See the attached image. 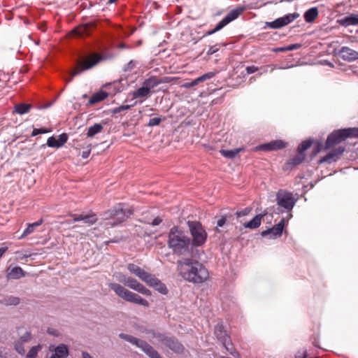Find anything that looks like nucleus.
Instances as JSON below:
<instances>
[{"label":"nucleus","instance_id":"8","mask_svg":"<svg viewBox=\"0 0 358 358\" xmlns=\"http://www.w3.org/2000/svg\"><path fill=\"white\" fill-rule=\"evenodd\" d=\"M245 10V6H238L231 10L228 14L215 26V27L207 32L208 35H211L221 30L231 22L237 19Z\"/></svg>","mask_w":358,"mask_h":358},{"label":"nucleus","instance_id":"33","mask_svg":"<svg viewBox=\"0 0 358 358\" xmlns=\"http://www.w3.org/2000/svg\"><path fill=\"white\" fill-rule=\"evenodd\" d=\"M270 216L271 215H268L267 213L264 212L263 213L255 215L251 220L245 224H261L262 221H266L267 223H271V221L268 220V217Z\"/></svg>","mask_w":358,"mask_h":358},{"label":"nucleus","instance_id":"51","mask_svg":"<svg viewBox=\"0 0 358 358\" xmlns=\"http://www.w3.org/2000/svg\"><path fill=\"white\" fill-rule=\"evenodd\" d=\"M163 218L160 216H157L154 220L152 222L151 224H161V222H163Z\"/></svg>","mask_w":358,"mask_h":358},{"label":"nucleus","instance_id":"1","mask_svg":"<svg viewBox=\"0 0 358 358\" xmlns=\"http://www.w3.org/2000/svg\"><path fill=\"white\" fill-rule=\"evenodd\" d=\"M177 269L184 280L194 284H201L209 278L208 269L201 263L190 258L178 260Z\"/></svg>","mask_w":358,"mask_h":358},{"label":"nucleus","instance_id":"31","mask_svg":"<svg viewBox=\"0 0 358 358\" xmlns=\"http://www.w3.org/2000/svg\"><path fill=\"white\" fill-rule=\"evenodd\" d=\"M25 275L24 271L20 266L13 268L7 274L8 279H20Z\"/></svg>","mask_w":358,"mask_h":358},{"label":"nucleus","instance_id":"13","mask_svg":"<svg viewBox=\"0 0 358 358\" xmlns=\"http://www.w3.org/2000/svg\"><path fill=\"white\" fill-rule=\"evenodd\" d=\"M299 17V14L297 13H289L282 17L277 18L273 22H266L264 27L270 29H280L293 22Z\"/></svg>","mask_w":358,"mask_h":358},{"label":"nucleus","instance_id":"53","mask_svg":"<svg viewBox=\"0 0 358 358\" xmlns=\"http://www.w3.org/2000/svg\"><path fill=\"white\" fill-rule=\"evenodd\" d=\"M8 250V247H2L0 248V259L3 255V254Z\"/></svg>","mask_w":358,"mask_h":358},{"label":"nucleus","instance_id":"16","mask_svg":"<svg viewBox=\"0 0 358 358\" xmlns=\"http://www.w3.org/2000/svg\"><path fill=\"white\" fill-rule=\"evenodd\" d=\"M70 217L72 218L69 222H83L85 224H94L98 221L96 215L92 210L87 212H82L79 214H71Z\"/></svg>","mask_w":358,"mask_h":358},{"label":"nucleus","instance_id":"26","mask_svg":"<svg viewBox=\"0 0 358 358\" xmlns=\"http://www.w3.org/2000/svg\"><path fill=\"white\" fill-rule=\"evenodd\" d=\"M82 140V138L80 139V138H76L74 139L73 141V146L76 149H78V150H80L81 148H87L86 150L83 151L82 152V157L83 159H86L87 158L90 153H91V150H92V145L91 143H87L85 146V145H83L80 143V141Z\"/></svg>","mask_w":358,"mask_h":358},{"label":"nucleus","instance_id":"60","mask_svg":"<svg viewBox=\"0 0 358 358\" xmlns=\"http://www.w3.org/2000/svg\"><path fill=\"white\" fill-rule=\"evenodd\" d=\"M117 0H108V3L110 4V3H115Z\"/></svg>","mask_w":358,"mask_h":358},{"label":"nucleus","instance_id":"62","mask_svg":"<svg viewBox=\"0 0 358 358\" xmlns=\"http://www.w3.org/2000/svg\"><path fill=\"white\" fill-rule=\"evenodd\" d=\"M278 224H285V218L283 217L280 221H279V222Z\"/></svg>","mask_w":358,"mask_h":358},{"label":"nucleus","instance_id":"46","mask_svg":"<svg viewBox=\"0 0 358 358\" xmlns=\"http://www.w3.org/2000/svg\"><path fill=\"white\" fill-rule=\"evenodd\" d=\"M36 225H28L27 229L24 231L23 234L19 236V238H22L29 234H31L34 230V227Z\"/></svg>","mask_w":358,"mask_h":358},{"label":"nucleus","instance_id":"3","mask_svg":"<svg viewBox=\"0 0 358 358\" xmlns=\"http://www.w3.org/2000/svg\"><path fill=\"white\" fill-rule=\"evenodd\" d=\"M102 59L101 55L96 52L92 53L87 57H80L77 61L75 69L70 73V77L65 79L66 83L71 82L74 76L93 68Z\"/></svg>","mask_w":358,"mask_h":358},{"label":"nucleus","instance_id":"29","mask_svg":"<svg viewBox=\"0 0 358 358\" xmlns=\"http://www.w3.org/2000/svg\"><path fill=\"white\" fill-rule=\"evenodd\" d=\"M151 91H150L147 87H145L143 85L142 87H139L136 90L132 92L133 99H139L142 98L143 99L149 97L150 96Z\"/></svg>","mask_w":358,"mask_h":358},{"label":"nucleus","instance_id":"20","mask_svg":"<svg viewBox=\"0 0 358 358\" xmlns=\"http://www.w3.org/2000/svg\"><path fill=\"white\" fill-rule=\"evenodd\" d=\"M345 151V148L343 146H339L332 150H331L327 155L320 159V162H336L338 159Z\"/></svg>","mask_w":358,"mask_h":358},{"label":"nucleus","instance_id":"40","mask_svg":"<svg viewBox=\"0 0 358 358\" xmlns=\"http://www.w3.org/2000/svg\"><path fill=\"white\" fill-rule=\"evenodd\" d=\"M42 345H38L32 347L27 355V358H36L38 355V352L41 350Z\"/></svg>","mask_w":358,"mask_h":358},{"label":"nucleus","instance_id":"48","mask_svg":"<svg viewBox=\"0 0 358 358\" xmlns=\"http://www.w3.org/2000/svg\"><path fill=\"white\" fill-rule=\"evenodd\" d=\"M177 80L176 78L175 77H169V76H164V77H162L161 78H159V84H162V83H171L173 80Z\"/></svg>","mask_w":358,"mask_h":358},{"label":"nucleus","instance_id":"49","mask_svg":"<svg viewBox=\"0 0 358 358\" xmlns=\"http://www.w3.org/2000/svg\"><path fill=\"white\" fill-rule=\"evenodd\" d=\"M245 70L248 74H251L258 71V67L255 66H247Z\"/></svg>","mask_w":358,"mask_h":358},{"label":"nucleus","instance_id":"27","mask_svg":"<svg viewBox=\"0 0 358 358\" xmlns=\"http://www.w3.org/2000/svg\"><path fill=\"white\" fill-rule=\"evenodd\" d=\"M341 25L348 27L350 25H358V15L351 14L348 15L340 20H338Z\"/></svg>","mask_w":358,"mask_h":358},{"label":"nucleus","instance_id":"6","mask_svg":"<svg viewBox=\"0 0 358 358\" xmlns=\"http://www.w3.org/2000/svg\"><path fill=\"white\" fill-rule=\"evenodd\" d=\"M120 337L142 349L150 358H162L159 354L147 342L125 334H120Z\"/></svg>","mask_w":358,"mask_h":358},{"label":"nucleus","instance_id":"12","mask_svg":"<svg viewBox=\"0 0 358 358\" xmlns=\"http://www.w3.org/2000/svg\"><path fill=\"white\" fill-rule=\"evenodd\" d=\"M120 281L123 283L125 286L132 289L142 294L145 296H150L151 292L147 289L143 284L140 283L136 279L122 275L120 279Z\"/></svg>","mask_w":358,"mask_h":358},{"label":"nucleus","instance_id":"7","mask_svg":"<svg viewBox=\"0 0 358 358\" xmlns=\"http://www.w3.org/2000/svg\"><path fill=\"white\" fill-rule=\"evenodd\" d=\"M132 214L133 210L131 209H124L123 205L120 203L117 206L106 212L105 216L106 219H113L115 220L113 224H117L116 222L119 223L125 222Z\"/></svg>","mask_w":358,"mask_h":358},{"label":"nucleus","instance_id":"15","mask_svg":"<svg viewBox=\"0 0 358 358\" xmlns=\"http://www.w3.org/2000/svg\"><path fill=\"white\" fill-rule=\"evenodd\" d=\"M277 203L279 206L289 211L295 204V200L291 193L280 190L276 194Z\"/></svg>","mask_w":358,"mask_h":358},{"label":"nucleus","instance_id":"34","mask_svg":"<svg viewBox=\"0 0 358 358\" xmlns=\"http://www.w3.org/2000/svg\"><path fill=\"white\" fill-rule=\"evenodd\" d=\"M143 85L151 91L152 89L159 85V78L157 76H150L143 81Z\"/></svg>","mask_w":358,"mask_h":358},{"label":"nucleus","instance_id":"17","mask_svg":"<svg viewBox=\"0 0 358 358\" xmlns=\"http://www.w3.org/2000/svg\"><path fill=\"white\" fill-rule=\"evenodd\" d=\"M287 143L282 140H274L260 145L258 150L263 151H276L286 148Z\"/></svg>","mask_w":358,"mask_h":358},{"label":"nucleus","instance_id":"23","mask_svg":"<svg viewBox=\"0 0 358 358\" xmlns=\"http://www.w3.org/2000/svg\"><path fill=\"white\" fill-rule=\"evenodd\" d=\"M338 54L345 61L352 62L358 59V52L348 47H342Z\"/></svg>","mask_w":358,"mask_h":358},{"label":"nucleus","instance_id":"44","mask_svg":"<svg viewBox=\"0 0 358 358\" xmlns=\"http://www.w3.org/2000/svg\"><path fill=\"white\" fill-rule=\"evenodd\" d=\"M130 108H131V106H129V105H122V106H120L115 107V108H113L112 113L113 114L120 113L122 111L129 110Z\"/></svg>","mask_w":358,"mask_h":358},{"label":"nucleus","instance_id":"25","mask_svg":"<svg viewBox=\"0 0 358 358\" xmlns=\"http://www.w3.org/2000/svg\"><path fill=\"white\" fill-rule=\"evenodd\" d=\"M285 225H273V227L266 231L262 232V236H269L270 238H276L280 236Z\"/></svg>","mask_w":358,"mask_h":358},{"label":"nucleus","instance_id":"47","mask_svg":"<svg viewBox=\"0 0 358 358\" xmlns=\"http://www.w3.org/2000/svg\"><path fill=\"white\" fill-rule=\"evenodd\" d=\"M161 122H162V119L159 117L151 118V119H150V120L148 123V127L157 126L160 124Z\"/></svg>","mask_w":358,"mask_h":358},{"label":"nucleus","instance_id":"37","mask_svg":"<svg viewBox=\"0 0 358 358\" xmlns=\"http://www.w3.org/2000/svg\"><path fill=\"white\" fill-rule=\"evenodd\" d=\"M31 108H32L31 104L20 103L15 106V111L20 115H23V114L29 113Z\"/></svg>","mask_w":358,"mask_h":358},{"label":"nucleus","instance_id":"50","mask_svg":"<svg viewBox=\"0 0 358 358\" xmlns=\"http://www.w3.org/2000/svg\"><path fill=\"white\" fill-rule=\"evenodd\" d=\"M218 50H219V49H218V48H217V46H216V45L210 46V47L209 48L208 50L207 51V54H208V55H213V54L215 53L216 52H217V51H218Z\"/></svg>","mask_w":358,"mask_h":358},{"label":"nucleus","instance_id":"22","mask_svg":"<svg viewBox=\"0 0 358 358\" xmlns=\"http://www.w3.org/2000/svg\"><path fill=\"white\" fill-rule=\"evenodd\" d=\"M69 136L66 133H62L59 135L58 138L56 139L54 136H50L48 138L46 145L50 148H62L68 141Z\"/></svg>","mask_w":358,"mask_h":358},{"label":"nucleus","instance_id":"24","mask_svg":"<svg viewBox=\"0 0 358 358\" xmlns=\"http://www.w3.org/2000/svg\"><path fill=\"white\" fill-rule=\"evenodd\" d=\"M215 76V72H208V73L202 75L201 76L194 79L192 82L185 83L182 84V87L185 88V89H189L192 87L199 85L200 83H203L204 81H206L207 80H210V79L213 78Z\"/></svg>","mask_w":358,"mask_h":358},{"label":"nucleus","instance_id":"52","mask_svg":"<svg viewBox=\"0 0 358 358\" xmlns=\"http://www.w3.org/2000/svg\"><path fill=\"white\" fill-rule=\"evenodd\" d=\"M48 334H52V335H53V336H58L57 331V330H55V329H50V328H49V329H48Z\"/></svg>","mask_w":358,"mask_h":358},{"label":"nucleus","instance_id":"9","mask_svg":"<svg viewBox=\"0 0 358 358\" xmlns=\"http://www.w3.org/2000/svg\"><path fill=\"white\" fill-rule=\"evenodd\" d=\"M189 231L191 233L192 240L191 244H192V248L194 247H199L203 245L207 239L208 234L206 229L202 225H189Z\"/></svg>","mask_w":358,"mask_h":358},{"label":"nucleus","instance_id":"38","mask_svg":"<svg viewBox=\"0 0 358 358\" xmlns=\"http://www.w3.org/2000/svg\"><path fill=\"white\" fill-rule=\"evenodd\" d=\"M242 150L241 148H237L234 150H221L220 153L222 156L224 157L229 158V159H234L236 156L238 155V153Z\"/></svg>","mask_w":358,"mask_h":358},{"label":"nucleus","instance_id":"2","mask_svg":"<svg viewBox=\"0 0 358 358\" xmlns=\"http://www.w3.org/2000/svg\"><path fill=\"white\" fill-rule=\"evenodd\" d=\"M168 246L173 254L178 256H187L192 253V244L187 234L174 226L170 230L168 238Z\"/></svg>","mask_w":358,"mask_h":358},{"label":"nucleus","instance_id":"4","mask_svg":"<svg viewBox=\"0 0 358 358\" xmlns=\"http://www.w3.org/2000/svg\"><path fill=\"white\" fill-rule=\"evenodd\" d=\"M348 138H358V127L334 130L328 136L324 149L329 150L333 145L340 143Z\"/></svg>","mask_w":358,"mask_h":358},{"label":"nucleus","instance_id":"55","mask_svg":"<svg viewBox=\"0 0 358 358\" xmlns=\"http://www.w3.org/2000/svg\"><path fill=\"white\" fill-rule=\"evenodd\" d=\"M286 48H275V49H273V52H284V51H286L287 49H285Z\"/></svg>","mask_w":358,"mask_h":358},{"label":"nucleus","instance_id":"21","mask_svg":"<svg viewBox=\"0 0 358 358\" xmlns=\"http://www.w3.org/2000/svg\"><path fill=\"white\" fill-rule=\"evenodd\" d=\"M145 283L148 286L153 287L161 294H166L168 293V289L166 285L152 274L150 275L148 281H146Z\"/></svg>","mask_w":358,"mask_h":358},{"label":"nucleus","instance_id":"42","mask_svg":"<svg viewBox=\"0 0 358 358\" xmlns=\"http://www.w3.org/2000/svg\"><path fill=\"white\" fill-rule=\"evenodd\" d=\"M313 141L311 140H306L303 141L298 147V152L303 153L304 151L308 150L312 145Z\"/></svg>","mask_w":358,"mask_h":358},{"label":"nucleus","instance_id":"39","mask_svg":"<svg viewBox=\"0 0 358 358\" xmlns=\"http://www.w3.org/2000/svg\"><path fill=\"white\" fill-rule=\"evenodd\" d=\"M234 216V213L231 212L227 213H222L220 218L217 221V224H225L227 222L232 221L231 218Z\"/></svg>","mask_w":358,"mask_h":358},{"label":"nucleus","instance_id":"30","mask_svg":"<svg viewBox=\"0 0 358 358\" xmlns=\"http://www.w3.org/2000/svg\"><path fill=\"white\" fill-rule=\"evenodd\" d=\"M305 159V154L299 152L295 157L286 163L287 169H292L303 162Z\"/></svg>","mask_w":358,"mask_h":358},{"label":"nucleus","instance_id":"45","mask_svg":"<svg viewBox=\"0 0 358 358\" xmlns=\"http://www.w3.org/2000/svg\"><path fill=\"white\" fill-rule=\"evenodd\" d=\"M50 129H48L45 128H40V129H36L34 128L31 133V136H35L38 134H46L50 132Z\"/></svg>","mask_w":358,"mask_h":358},{"label":"nucleus","instance_id":"32","mask_svg":"<svg viewBox=\"0 0 358 358\" xmlns=\"http://www.w3.org/2000/svg\"><path fill=\"white\" fill-rule=\"evenodd\" d=\"M318 9L316 7L311 8L304 13V19L306 22H313L318 16Z\"/></svg>","mask_w":358,"mask_h":358},{"label":"nucleus","instance_id":"18","mask_svg":"<svg viewBox=\"0 0 358 358\" xmlns=\"http://www.w3.org/2000/svg\"><path fill=\"white\" fill-rule=\"evenodd\" d=\"M96 24L95 22H91L87 24H80L73 30V33L78 36H90L92 31L96 28Z\"/></svg>","mask_w":358,"mask_h":358},{"label":"nucleus","instance_id":"14","mask_svg":"<svg viewBox=\"0 0 358 358\" xmlns=\"http://www.w3.org/2000/svg\"><path fill=\"white\" fill-rule=\"evenodd\" d=\"M157 338L159 341L173 352L176 353L182 352L184 350L183 345L174 337L168 336L164 334H158Z\"/></svg>","mask_w":358,"mask_h":358},{"label":"nucleus","instance_id":"54","mask_svg":"<svg viewBox=\"0 0 358 358\" xmlns=\"http://www.w3.org/2000/svg\"><path fill=\"white\" fill-rule=\"evenodd\" d=\"M298 46H299L298 44H294V45H289L288 47H286L285 49H287V50H293L296 49V48Z\"/></svg>","mask_w":358,"mask_h":358},{"label":"nucleus","instance_id":"63","mask_svg":"<svg viewBox=\"0 0 358 358\" xmlns=\"http://www.w3.org/2000/svg\"><path fill=\"white\" fill-rule=\"evenodd\" d=\"M128 65H129V66H134V64H133V62H132V61H131V62L128 64Z\"/></svg>","mask_w":358,"mask_h":358},{"label":"nucleus","instance_id":"41","mask_svg":"<svg viewBox=\"0 0 358 358\" xmlns=\"http://www.w3.org/2000/svg\"><path fill=\"white\" fill-rule=\"evenodd\" d=\"M20 302V298L13 296H10L3 300V303L6 306H17Z\"/></svg>","mask_w":358,"mask_h":358},{"label":"nucleus","instance_id":"57","mask_svg":"<svg viewBox=\"0 0 358 358\" xmlns=\"http://www.w3.org/2000/svg\"><path fill=\"white\" fill-rule=\"evenodd\" d=\"M260 225H245V227H248V228H250V229H256V228H257Z\"/></svg>","mask_w":358,"mask_h":358},{"label":"nucleus","instance_id":"36","mask_svg":"<svg viewBox=\"0 0 358 358\" xmlns=\"http://www.w3.org/2000/svg\"><path fill=\"white\" fill-rule=\"evenodd\" d=\"M56 356L59 357L61 358H65L69 355V350L66 345L61 344L58 345L55 350V353Z\"/></svg>","mask_w":358,"mask_h":358},{"label":"nucleus","instance_id":"56","mask_svg":"<svg viewBox=\"0 0 358 358\" xmlns=\"http://www.w3.org/2000/svg\"><path fill=\"white\" fill-rule=\"evenodd\" d=\"M82 357L83 358H92V356L87 352H83Z\"/></svg>","mask_w":358,"mask_h":358},{"label":"nucleus","instance_id":"19","mask_svg":"<svg viewBox=\"0 0 358 358\" xmlns=\"http://www.w3.org/2000/svg\"><path fill=\"white\" fill-rule=\"evenodd\" d=\"M127 267L131 274L135 275L144 282L148 281V278L151 275V273L145 271L144 269L132 263L129 264Z\"/></svg>","mask_w":358,"mask_h":358},{"label":"nucleus","instance_id":"64","mask_svg":"<svg viewBox=\"0 0 358 358\" xmlns=\"http://www.w3.org/2000/svg\"><path fill=\"white\" fill-rule=\"evenodd\" d=\"M120 48H125V45L122 43V44H121V45H120Z\"/></svg>","mask_w":358,"mask_h":358},{"label":"nucleus","instance_id":"43","mask_svg":"<svg viewBox=\"0 0 358 358\" xmlns=\"http://www.w3.org/2000/svg\"><path fill=\"white\" fill-rule=\"evenodd\" d=\"M251 211H252V208L247 207L241 211L236 212L235 213V215L238 218V217L246 216V215H249L251 213Z\"/></svg>","mask_w":358,"mask_h":358},{"label":"nucleus","instance_id":"59","mask_svg":"<svg viewBox=\"0 0 358 358\" xmlns=\"http://www.w3.org/2000/svg\"><path fill=\"white\" fill-rule=\"evenodd\" d=\"M322 147V145L320 144H318L317 145V150H315V154H317V152H319L320 150V148Z\"/></svg>","mask_w":358,"mask_h":358},{"label":"nucleus","instance_id":"5","mask_svg":"<svg viewBox=\"0 0 358 358\" xmlns=\"http://www.w3.org/2000/svg\"><path fill=\"white\" fill-rule=\"evenodd\" d=\"M108 287L115 292L116 295L126 301L138 304L144 307L149 306V303L147 300L143 299L138 294L129 291L120 284L110 283Z\"/></svg>","mask_w":358,"mask_h":358},{"label":"nucleus","instance_id":"35","mask_svg":"<svg viewBox=\"0 0 358 358\" xmlns=\"http://www.w3.org/2000/svg\"><path fill=\"white\" fill-rule=\"evenodd\" d=\"M103 125L100 123H96L87 129V137L92 138L96 134L100 133L103 130Z\"/></svg>","mask_w":358,"mask_h":358},{"label":"nucleus","instance_id":"28","mask_svg":"<svg viewBox=\"0 0 358 358\" xmlns=\"http://www.w3.org/2000/svg\"><path fill=\"white\" fill-rule=\"evenodd\" d=\"M108 96V94L103 90H100L91 96L88 101L89 105H94L96 103H99L100 101H102L105 99H106Z\"/></svg>","mask_w":358,"mask_h":358},{"label":"nucleus","instance_id":"10","mask_svg":"<svg viewBox=\"0 0 358 358\" xmlns=\"http://www.w3.org/2000/svg\"><path fill=\"white\" fill-rule=\"evenodd\" d=\"M214 334L217 338L222 343L223 346L227 352H229L233 356L237 353L235 350L233 345L231 343L230 337L227 334V331L224 329V327L222 324H217L215 327Z\"/></svg>","mask_w":358,"mask_h":358},{"label":"nucleus","instance_id":"61","mask_svg":"<svg viewBox=\"0 0 358 358\" xmlns=\"http://www.w3.org/2000/svg\"><path fill=\"white\" fill-rule=\"evenodd\" d=\"M42 222H43V219H41L40 220L35 222L33 224H42Z\"/></svg>","mask_w":358,"mask_h":358},{"label":"nucleus","instance_id":"58","mask_svg":"<svg viewBox=\"0 0 358 358\" xmlns=\"http://www.w3.org/2000/svg\"><path fill=\"white\" fill-rule=\"evenodd\" d=\"M187 224H200V223H199V222L188 220V221L187 222Z\"/></svg>","mask_w":358,"mask_h":358},{"label":"nucleus","instance_id":"11","mask_svg":"<svg viewBox=\"0 0 358 358\" xmlns=\"http://www.w3.org/2000/svg\"><path fill=\"white\" fill-rule=\"evenodd\" d=\"M17 334L19 338L14 342V349L20 355H24L25 354L24 344L31 340V334L24 327H19L17 329Z\"/></svg>","mask_w":358,"mask_h":358}]
</instances>
